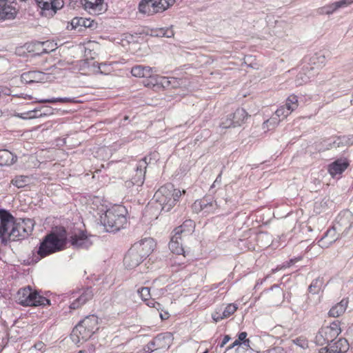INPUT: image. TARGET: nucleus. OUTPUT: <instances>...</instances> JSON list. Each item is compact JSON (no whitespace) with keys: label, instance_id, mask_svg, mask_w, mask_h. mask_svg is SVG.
I'll use <instances>...</instances> for the list:
<instances>
[{"label":"nucleus","instance_id":"obj_1","mask_svg":"<svg viewBox=\"0 0 353 353\" xmlns=\"http://www.w3.org/2000/svg\"><path fill=\"white\" fill-rule=\"evenodd\" d=\"M67 232L65 228L60 226L47 234L40 241L35 251L33 252L32 261L37 263L41 259L64 249L67 243Z\"/></svg>","mask_w":353,"mask_h":353},{"label":"nucleus","instance_id":"obj_2","mask_svg":"<svg viewBox=\"0 0 353 353\" xmlns=\"http://www.w3.org/2000/svg\"><path fill=\"white\" fill-rule=\"evenodd\" d=\"M126 214L125 207L116 205L107 210L104 216H101V221L108 232H117L127 223Z\"/></svg>","mask_w":353,"mask_h":353},{"label":"nucleus","instance_id":"obj_3","mask_svg":"<svg viewBox=\"0 0 353 353\" xmlns=\"http://www.w3.org/2000/svg\"><path fill=\"white\" fill-rule=\"evenodd\" d=\"M99 319L92 314L87 316L72 330L71 338L74 343L86 341L99 330Z\"/></svg>","mask_w":353,"mask_h":353},{"label":"nucleus","instance_id":"obj_4","mask_svg":"<svg viewBox=\"0 0 353 353\" xmlns=\"http://www.w3.org/2000/svg\"><path fill=\"white\" fill-rule=\"evenodd\" d=\"M182 195L181 192L174 189V185L168 183L161 186L154 194V199L161 207V212H169Z\"/></svg>","mask_w":353,"mask_h":353},{"label":"nucleus","instance_id":"obj_5","mask_svg":"<svg viewBox=\"0 0 353 353\" xmlns=\"http://www.w3.org/2000/svg\"><path fill=\"white\" fill-rule=\"evenodd\" d=\"M16 302L23 306H44L50 304V301L33 290L30 285L21 288L17 293Z\"/></svg>","mask_w":353,"mask_h":353},{"label":"nucleus","instance_id":"obj_6","mask_svg":"<svg viewBox=\"0 0 353 353\" xmlns=\"http://www.w3.org/2000/svg\"><path fill=\"white\" fill-rule=\"evenodd\" d=\"M34 222L32 219H23L14 221L9 232L10 241H17L27 239L31 235L34 229Z\"/></svg>","mask_w":353,"mask_h":353},{"label":"nucleus","instance_id":"obj_7","mask_svg":"<svg viewBox=\"0 0 353 353\" xmlns=\"http://www.w3.org/2000/svg\"><path fill=\"white\" fill-rule=\"evenodd\" d=\"M175 2V0H142L139 5V10L143 14L150 15L168 10Z\"/></svg>","mask_w":353,"mask_h":353},{"label":"nucleus","instance_id":"obj_8","mask_svg":"<svg viewBox=\"0 0 353 353\" xmlns=\"http://www.w3.org/2000/svg\"><path fill=\"white\" fill-rule=\"evenodd\" d=\"M68 237L71 245L76 249H88L92 245V236L85 230H74L68 234Z\"/></svg>","mask_w":353,"mask_h":353},{"label":"nucleus","instance_id":"obj_9","mask_svg":"<svg viewBox=\"0 0 353 353\" xmlns=\"http://www.w3.org/2000/svg\"><path fill=\"white\" fill-rule=\"evenodd\" d=\"M248 117V114L245 110L239 108L233 113L228 114L225 118H223L219 126L225 129L241 126L245 122Z\"/></svg>","mask_w":353,"mask_h":353},{"label":"nucleus","instance_id":"obj_10","mask_svg":"<svg viewBox=\"0 0 353 353\" xmlns=\"http://www.w3.org/2000/svg\"><path fill=\"white\" fill-rule=\"evenodd\" d=\"M352 225L353 214L350 211L346 210L341 211L338 214L333 225L334 229H337L338 232L341 234V236H345L352 228Z\"/></svg>","mask_w":353,"mask_h":353},{"label":"nucleus","instance_id":"obj_11","mask_svg":"<svg viewBox=\"0 0 353 353\" xmlns=\"http://www.w3.org/2000/svg\"><path fill=\"white\" fill-rule=\"evenodd\" d=\"M36 2L41 9V14L47 17L53 16L63 6V0H36Z\"/></svg>","mask_w":353,"mask_h":353},{"label":"nucleus","instance_id":"obj_12","mask_svg":"<svg viewBox=\"0 0 353 353\" xmlns=\"http://www.w3.org/2000/svg\"><path fill=\"white\" fill-rule=\"evenodd\" d=\"M137 246H133L128 250L124 256L123 263L126 268L133 269L137 267L145 259L137 252Z\"/></svg>","mask_w":353,"mask_h":353},{"label":"nucleus","instance_id":"obj_13","mask_svg":"<svg viewBox=\"0 0 353 353\" xmlns=\"http://www.w3.org/2000/svg\"><path fill=\"white\" fill-rule=\"evenodd\" d=\"M148 165L147 158L144 157L137 162L135 169V174L132 177L128 185L141 186L145 180L146 168Z\"/></svg>","mask_w":353,"mask_h":353},{"label":"nucleus","instance_id":"obj_14","mask_svg":"<svg viewBox=\"0 0 353 353\" xmlns=\"http://www.w3.org/2000/svg\"><path fill=\"white\" fill-rule=\"evenodd\" d=\"M336 332V330L332 331V329L328 327H322L316 335V343L321 346L325 344L329 345V343H331L336 340L337 337Z\"/></svg>","mask_w":353,"mask_h":353},{"label":"nucleus","instance_id":"obj_15","mask_svg":"<svg viewBox=\"0 0 353 353\" xmlns=\"http://www.w3.org/2000/svg\"><path fill=\"white\" fill-rule=\"evenodd\" d=\"M132 245L137 246V252L145 259L154 251L156 243L152 238H145Z\"/></svg>","mask_w":353,"mask_h":353},{"label":"nucleus","instance_id":"obj_16","mask_svg":"<svg viewBox=\"0 0 353 353\" xmlns=\"http://www.w3.org/2000/svg\"><path fill=\"white\" fill-rule=\"evenodd\" d=\"M349 348V344L345 339L340 338L329 343L325 347L321 348V353H343Z\"/></svg>","mask_w":353,"mask_h":353},{"label":"nucleus","instance_id":"obj_17","mask_svg":"<svg viewBox=\"0 0 353 353\" xmlns=\"http://www.w3.org/2000/svg\"><path fill=\"white\" fill-rule=\"evenodd\" d=\"M139 34L150 35L152 37H167L170 38L174 36V31L172 29V26L170 28H149L148 27L144 28L141 31L136 32Z\"/></svg>","mask_w":353,"mask_h":353},{"label":"nucleus","instance_id":"obj_18","mask_svg":"<svg viewBox=\"0 0 353 353\" xmlns=\"http://www.w3.org/2000/svg\"><path fill=\"white\" fill-rule=\"evenodd\" d=\"M326 62V57L322 52H315L304 59L305 65H308L311 68L312 71H314L316 68H322L325 65Z\"/></svg>","mask_w":353,"mask_h":353},{"label":"nucleus","instance_id":"obj_19","mask_svg":"<svg viewBox=\"0 0 353 353\" xmlns=\"http://www.w3.org/2000/svg\"><path fill=\"white\" fill-rule=\"evenodd\" d=\"M353 3V0H339L318 9L320 14H331L339 9L345 8Z\"/></svg>","mask_w":353,"mask_h":353},{"label":"nucleus","instance_id":"obj_20","mask_svg":"<svg viewBox=\"0 0 353 353\" xmlns=\"http://www.w3.org/2000/svg\"><path fill=\"white\" fill-rule=\"evenodd\" d=\"M16 14V8L10 0H0V19L11 20Z\"/></svg>","mask_w":353,"mask_h":353},{"label":"nucleus","instance_id":"obj_21","mask_svg":"<svg viewBox=\"0 0 353 353\" xmlns=\"http://www.w3.org/2000/svg\"><path fill=\"white\" fill-rule=\"evenodd\" d=\"M47 80L46 74L37 71L32 70L23 72L21 75V81L26 84H31L33 83L44 82Z\"/></svg>","mask_w":353,"mask_h":353},{"label":"nucleus","instance_id":"obj_22","mask_svg":"<svg viewBox=\"0 0 353 353\" xmlns=\"http://www.w3.org/2000/svg\"><path fill=\"white\" fill-rule=\"evenodd\" d=\"M265 294L269 303L272 305H279L284 299L283 290L276 284L273 285Z\"/></svg>","mask_w":353,"mask_h":353},{"label":"nucleus","instance_id":"obj_23","mask_svg":"<svg viewBox=\"0 0 353 353\" xmlns=\"http://www.w3.org/2000/svg\"><path fill=\"white\" fill-rule=\"evenodd\" d=\"M52 45L49 41H35L28 45L27 49L34 56H40L43 54H48L54 49H50L49 46Z\"/></svg>","mask_w":353,"mask_h":353},{"label":"nucleus","instance_id":"obj_24","mask_svg":"<svg viewBox=\"0 0 353 353\" xmlns=\"http://www.w3.org/2000/svg\"><path fill=\"white\" fill-rule=\"evenodd\" d=\"M340 236H341V234L339 233L338 230L334 229V226L333 225L326 231L324 235L318 241V243L321 248H327L339 239Z\"/></svg>","mask_w":353,"mask_h":353},{"label":"nucleus","instance_id":"obj_25","mask_svg":"<svg viewBox=\"0 0 353 353\" xmlns=\"http://www.w3.org/2000/svg\"><path fill=\"white\" fill-rule=\"evenodd\" d=\"M347 159H338L328 165V172L332 177L341 174L349 166Z\"/></svg>","mask_w":353,"mask_h":353},{"label":"nucleus","instance_id":"obj_26","mask_svg":"<svg viewBox=\"0 0 353 353\" xmlns=\"http://www.w3.org/2000/svg\"><path fill=\"white\" fill-rule=\"evenodd\" d=\"M93 297V292L91 288H87L83 290L79 296L74 299L70 303V309L77 310L84 305L87 301L92 299Z\"/></svg>","mask_w":353,"mask_h":353},{"label":"nucleus","instance_id":"obj_27","mask_svg":"<svg viewBox=\"0 0 353 353\" xmlns=\"http://www.w3.org/2000/svg\"><path fill=\"white\" fill-rule=\"evenodd\" d=\"M314 75L315 71H312L310 66L303 65L301 70L296 76L295 82L296 85H301L307 83Z\"/></svg>","mask_w":353,"mask_h":353},{"label":"nucleus","instance_id":"obj_28","mask_svg":"<svg viewBox=\"0 0 353 353\" xmlns=\"http://www.w3.org/2000/svg\"><path fill=\"white\" fill-rule=\"evenodd\" d=\"M173 234L171 236L169 248L170 251L176 254H183L185 256V251L182 245V237L181 235L177 234L175 232H172Z\"/></svg>","mask_w":353,"mask_h":353},{"label":"nucleus","instance_id":"obj_29","mask_svg":"<svg viewBox=\"0 0 353 353\" xmlns=\"http://www.w3.org/2000/svg\"><path fill=\"white\" fill-rule=\"evenodd\" d=\"M85 9L92 14H99L103 10V0H81Z\"/></svg>","mask_w":353,"mask_h":353},{"label":"nucleus","instance_id":"obj_30","mask_svg":"<svg viewBox=\"0 0 353 353\" xmlns=\"http://www.w3.org/2000/svg\"><path fill=\"white\" fill-rule=\"evenodd\" d=\"M27 114L26 117H20L25 119V118H39L42 117H46L48 115H50L53 114V110L50 106L48 105H43L41 106L40 108H35L32 110H30L28 112L26 113Z\"/></svg>","mask_w":353,"mask_h":353},{"label":"nucleus","instance_id":"obj_31","mask_svg":"<svg viewBox=\"0 0 353 353\" xmlns=\"http://www.w3.org/2000/svg\"><path fill=\"white\" fill-rule=\"evenodd\" d=\"M152 72H157V70L154 68L143 65H134L131 69L132 75L139 78L146 79L147 77H151Z\"/></svg>","mask_w":353,"mask_h":353},{"label":"nucleus","instance_id":"obj_32","mask_svg":"<svg viewBox=\"0 0 353 353\" xmlns=\"http://www.w3.org/2000/svg\"><path fill=\"white\" fill-rule=\"evenodd\" d=\"M194 221L191 219H187L181 225L175 228L172 232H175L181 236H185L194 232Z\"/></svg>","mask_w":353,"mask_h":353},{"label":"nucleus","instance_id":"obj_33","mask_svg":"<svg viewBox=\"0 0 353 353\" xmlns=\"http://www.w3.org/2000/svg\"><path fill=\"white\" fill-rule=\"evenodd\" d=\"M17 160V157L8 150H0V165L10 166Z\"/></svg>","mask_w":353,"mask_h":353},{"label":"nucleus","instance_id":"obj_34","mask_svg":"<svg viewBox=\"0 0 353 353\" xmlns=\"http://www.w3.org/2000/svg\"><path fill=\"white\" fill-rule=\"evenodd\" d=\"M347 305L348 299H343L339 303L332 307L328 312L329 316L335 318L340 316L345 312Z\"/></svg>","mask_w":353,"mask_h":353},{"label":"nucleus","instance_id":"obj_35","mask_svg":"<svg viewBox=\"0 0 353 353\" xmlns=\"http://www.w3.org/2000/svg\"><path fill=\"white\" fill-rule=\"evenodd\" d=\"M179 81L180 79H178L177 78L173 77L160 76V77L159 78V87H162L166 89L175 88L180 85Z\"/></svg>","mask_w":353,"mask_h":353},{"label":"nucleus","instance_id":"obj_36","mask_svg":"<svg viewBox=\"0 0 353 353\" xmlns=\"http://www.w3.org/2000/svg\"><path fill=\"white\" fill-rule=\"evenodd\" d=\"M97 23H68L66 29L68 30H74L76 34H81L87 30V28H96Z\"/></svg>","mask_w":353,"mask_h":353},{"label":"nucleus","instance_id":"obj_37","mask_svg":"<svg viewBox=\"0 0 353 353\" xmlns=\"http://www.w3.org/2000/svg\"><path fill=\"white\" fill-rule=\"evenodd\" d=\"M12 226L11 223L0 222V240L2 245H7L10 241L8 230Z\"/></svg>","mask_w":353,"mask_h":353},{"label":"nucleus","instance_id":"obj_38","mask_svg":"<svg viewBox=\"0 0 353 353\" xmlns=\"http://www.w3.org/2000/svg\"><path fill=\"white\" fill-rule=\"evenodd\" d=\"M199 201L202 204V208L205 213H210L214 210V201L212 198L205 196Z\"/></svg>","mask_w":353,"mask_h":353},{"label":"nucleus","instance_id":"obj_39","mask_svg":"<svg viewBox=\"0 0 353 353\" xmlns=\"http://www.w3.org/2000/svg\"><path fill=\"white\" fill-rule=\"evenodd\" d=\"M163 339L161 335H157L154 339L150 341L145 347L144 350L147 353H152L160 347L159 343Z\"/></svg>","mask_w":353,"mask_h":353},{"label":"nucleus","instance_id":"obj_40","mask_svg":"<svg viewBox=\"0 0 353 353\" xmlns=\"http://www.w3.org/2000/svg\"><path fill=\"white\" fill-rule=\"evenodd\" d=\"M39 103H75L77 102V100L74 97H58V98H51V99H41L39 101Z\"/></svg>","mask_w":353,"mask_h":353},{"label":"nucleus","instance_id":"obj_41","mask_svg":"<svg viewBox=\"0 0 353 353\" xmlns=\"http://www.w3.org/2000/svg\"><path fill=\"white\" fill-rule=\"evenodd\" d=\"M30 179L27 176L20 175L15 176L11 181L13 185L22 188L29 184Z\"/></svg>","mask_w":353,"mask_h":353},{"label":"nucleus","instance_id":"obj_42","mask_svg":"<svg viewBox=\"0 0 353 353\" xmlns=\"http://www.w3.org/2000/svg\"><path fill=\"white\" fill-rule=\"evenodd\" d=\"M323 284V279L320 278H316L314 279L311 284L308 287V291L309 292L316 294H318L319 292L321 289V286Z\"/></svg>","mask_w":353,"mask_h":353},{"label":"nucleus","instance_id":"obj_43","mask_svg":"<svg viewBox=\"0 0 353 353\" xmlns=\"http://www.w3.org/2000/svg\"><path fill=\"white\" fill-rule=\"evenodd\" d=\"M156 72H152L151 74V77H146L145 80L143 82L145 86H148V87L157 86V87H159V78L160 77V76L157 74Z\"/></svg>","mask_w":353,"mask_h":353},{"label":"nucleus","instance_id":"obj_44","mask_svg":"<svg viewBox=\"0 0 353 353\" xmlns=\"http://www.w3.org/2000/svg\"><path fill=\"white\" fill-rule=\"evenodd\" d=\"M14 221V217L9 211L5 209H0V222L11 223L12 225Z\"/></svg>","mask_w":353,"mask_h":353},{"label":"nucleus","instance_id":"obj_45","mask_svg":"<svg viewBox=\"0 0 353 353\" xmlns=\"http://www.w3.org/2000/svg\"><path fill=\"white\" fill-rule=\"evenodd\" d=\"M285 105L290 110L291 112L296 110L298 107V97L294 94H292L288 97L286 99V102Z\"/></svg>","mask_w":353,"mask_h":353},{"label":"nucleus","instance_id":"obj_46","mask_svg":"<svg viewBox=\"0 0 353 353\" xmlns=\"http://www.w3.org/2000/svg\"><path fill=\"white\" fill-rule=\"evenodd\" d=\"M280 121L281 119H279L276 116H275V114H274L263 123V129L267 128L268 130L273 129L279 124Z\"/></svg>","mask_w":353,"mask_h":353},{"label":"nucleus","instance_id":"obj_47","mask_svg":"<svg viewBox=\"0 0 353 353\" xmlns=\"http://www.w3.org/2000/svg\"><path fill=\"white\" fill-rule=\"evenodd\" d=\"M292 112L284 105L279 107L275 112L274 114L281 120L286 118Z\"/></svg>","mask_w":353,"mask_h":353},{"label":"nucleus","instance_id":"obj_48","mask_svg":"<svg viewBox=\"0 0 353 353\" xmlns=\"http://www.w3.org/2000/svg\"><path fill=\"white\" fill-rule=\"evenodd\" d=\"M96 65L97 66V68H98L97 72H99L101 74H108L112 72V67L111 66V64H108L106 63H97Z\"/></svg>","mask_w":353,"mask_h":353},{"label":"nucleus","instance_id":"obj_49","mask_svg":"<svg viewBox=\"0 0 353 353\" xmlns=\"http://www.w3.org/2000/svg\"><path fill=\"white\" fill-rule=\"evenodd\" d=\"M237 305L234 303H230L227 305V306L222 311L223 316L228 318L233 314L237 310Z\"/></svg>","mask_w":353,"mask_h":353},{"label":"nucleus","instance_id":"obj_50","mask_svg":"<svg viewBox=\"0 0 353 353\" xmlns=\"http://www.w3.org/2000/svg\"><path fill=\"white\" fill-rule=\"evenodd\" d=\"M341 146H349L353 144V135L338 137Z\"/></svg>","mask_w":353,"mask_h":353},{"label":"nucleus","instance_id":"obj_51","mask_svg":"<svg viewBox=\"0 0 353 353\" xmlns=\"http://www.w3.org/2000/svg\"><path fill=\"white\" fill-rule=\"evenodd\" d=\"M142 300L146 301L150 299V289L148 287H143L138 290Z\"/></svg>","mask_w":353,"mask_h":353},{"label":"nucleus","instance_id":"obj_52","mask_svg":"<svg viewBox=\"0 0 353 353\" xmlns=\"http://www.w3.org/2000/svg\"><path fill=\"white\" fill-rule=\"evenodd\" d=\"M212 318L214 320V322L217 323L220 321L221 320L225 319V317L223 316V313L221 311V309L216 310L212 314Z\"/></svg>","mask_w":353,"mask_h":353},{"label":"nucleus","instance_id":"obj_53","mask_svg":"<svg viewBox=\"0 0 353 353\" xmlns=\"http://www.w3.org/2000/svg\"><path fill=\"white\" fill-rule=\"evenodd\" d=\"M192 209L194 212L199 213L201 211H203L202 208V204L199 202V200H196L192 205Z\"/></svg>","mask_w":353,"mask_h":353},{"label":"nucleus","instance_id":"obj_54","mask_svg":"<svg viewBox=\"0 0 353 353\" xmlns=\"http://www.w3.org/2000/svg\"><path fill=\"white\" fill-rule=\"evenodd\" d=\"M248 336V334L246 332H241V333H239L238 334V340L242 343V344H245V343H250V340L249 339H246V337Z\"/></svg>","mask_w":353,"mask_h":353},{"label":"nucleus","instance_id":"obj_55","mask_svg":"<svg viewBox=\"0 0 353 353\" xmlns=\"http://www.w3.org/2000/svg\"><path fill=\"white\" fill-rule=\"evenodd\" d=\"M326 327H328L330 329H332V331H336V336H338V335L340 334L341 332V329L339 327V323L337 321H334L333 323H332L330 324V326H327Z\"/></svg>","mask_w":353,"mask_h":353},{"label":"nucleus","instance_id":"obj_56","mask_svg":"<svg viewBox=\"0 0 353 353\" xmlns=\"http://www.w3.org/2000/svg\"><path fill=\"white\" fill-rule=\"evenodd\" d=\"M146 301H147L146 304L149 307H155L158 311L161 310L162 305L159 303L155 302V301H154V300H150V299H149V300H148Z\"/></svg>","mask_w":353,"mask_h":353},{"label":"nucleus","instance_id":"obj_57","mask_svg":"<svg viewBox=\"0 0 353 353\" xmlns=\"http://www.w3.org/2000/svg\"><path fill=\"white\" fill-rule=\"evenodd\" d=\"M265 353H285V352L282 347L276 346L268 350Z\"/></svg>","mask_w":353,"mask_h":353},{"label":"nucleus","instance_id":"obj_58","mask_svg":"<svg viewBox=\"0 0 353 353\" xmlns=\"http://www.w3.org/2000/svg\"><path fill=\"white\" fill-rule=\"evenodd\" d=\"M32 347L42 352L45 350L46 345L42 341H38Z\"/></svg>","mask_w":353,"mask_h":353},{"label":"nucleus","instance_id":"obj_59","mask_svg":"<svg viewBox=\"0 0 353 353\" xmlns=\"http://www.w3.org/2000/svg\"><path fill=\"white\" fill-rule=\"evenodd\" d=\"M328 146L331 148L341 147L340 145V141H338V137L333 138V140L330 141V142L328 143Z\"/></svg>","mask_w":353,"mask_h":353},{"label":"nucleus","instance_id":"obj_60","mask_svg":"<svg viewBox=\"0 0 353 353\" xmlns=\"http://www.w3.org/2000/svg\"><path fill=\"white\" fill-rule=\"evenodd\" d=\"M1 94L10 96L11 95V90L7 87H3L0 90Z\"/></svg>","mask_w":353,"mask_h":353},{"label":"nucleus","instance_id":"obj_61","mask_svg":"<svg viewBox=\"0 0 353 353\" xmlns=\"http://www.w3.org/2000/svg\"><path fill=\"white\" fill-rule=\"evenodd\" d=\"M230 340L229 335H225L221 343L219 344L220 347H224V345Z\"/></svg>","mask_w":353,"mask_h":353},{"label":"nucleus","instance_id":"obj_62","mask_svg":"<svg viewBox=\"0 0 353 353\" xmlns=\"http://www.w3.org/2000/svg\"><path fill=\"white\" fill-rule=\"evenodd\" d=\"M241 344H242V343H241L238 339H236L226 348V350H229L234 347L235 346L240 345Z\"/></svg>","mask_w":353,"mask_h":353},{"label":"nucleus","instance_id":"obj_63","mask_svg":"<svg viewBox=\"0 0 353 353\" xmlns=\"http://www.w3.org/2000/svg\"><path fill=\"white\" fill-rule=\"evenodd\" d=\"M221 174H222V171L219 173V174L217 176V177L216 178L215 181H214L212 185L211 188H214L216 184H220L221 182Z\"/></svg>","mask_w":353,"mask_h":353},{"label":"nucleus","instance_id":"obj_64","mask_svg":"<svg viewBox=\"0 0 353 353\" xmlns=\"http://www.w3.org/2000/svg\"><path fill=\"white\" fill-rule=\"evenodd\" d=\"M160 317L162 320H166L169 318L170 314L168 312H163V313L160 312Z\"/></svg>","mask_w":353,"mask_h":353}]
</instances>
